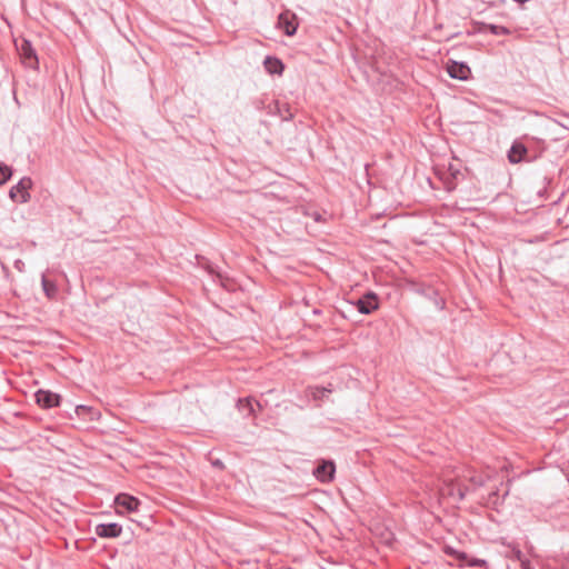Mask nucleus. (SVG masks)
Segmentation results:
<instances>
[{
	"label": "nucleus",
	"instance_id": "nucleus-21",
	"mask_svg": "<svg viewBox=\"0 0 569 569\" xmlns=\"http://www.w3.org/2000/svg\"><path fill=\"white\" fill-rule=\"evenodd\" d=\"M11 174V169L6 164L0 163V186L6 183L10 179Z\"/></svg>",
	"mask_w": 569,
	"mask_h": 569
},
{
	"label": "nucleus",
	"instance_id": "nucleus-23",
	"mask_svg": "<svg viewBox=\"0 0 569 569\" xmlns=\"http://www.w3.org/2000/svg\"><path fill=\"white\" fill-rule=\"evenodd\" d=\"M212 466L213 467H217L219 469H223L224 468V465L222 463V461H220L219 459L212 461Z\"/></svg>",
	"mask_w": 569,
	"mask_h": 569
},
{
	"label": "nucleus",
	"instance_id": "nucleus-19",
	"mask_svg": "<svg viewBox=\"0 0 569 569\" xmlns=\"http://www.w3.org/2000/svg\"><path fill=\"white\" fill-rule=\"evenodd\" d=\"M309 390H310V393H311V396L313 397L315 400H323L325 397L328 393L332 392L331 385H329V388H327V387H311Z\"/></svg>",
	"mask_w": 569,
	"mask_h": 569
},
{
	"label": "nucleus",
	"instance_id": "nucleus-5",
	"mask_svg": "<svg viewBox=\"0 0 569 569\" xmlns=\"http://www.w3.org/2000/svg\"><path fill=\"white\" fill-rule=\"evenodd\" d=\"M378 299L376 293L368 292L362 298L358 299L356 307L362 315H370L372 311L378 309Z\"/></svg>",
	"mask_w": 569,
	"mask_h": 569
},
{
	"label": "nucleus",
	"instance_id": "nucleus-13",
	"mask_svg": "<svg viewBox=\"0 0 569 569\" xmlns=\"http://www.w3.org/2000/svg\"><path fill=\"white\" fill-rule=\"evenodd\" d=\"M263 63L266 70L271 74H281L283 72L284 66L278 58L267 57Z\"/></svg>",
	"mask_w": 569,
	"mask_h": 569
},
{
	"label": "nucleus",
	"instance_id": "nucleus-12",
	"mask_svg": "<svg viewBox=\"0 0 569 569\" xmlns=\"http://www.w3.org/2000/svg\"><path fill=\"white\" fill-rule=\"evenodd\" d=\"M238 409L246 416H254L256 409H261L260 403L253 398H244L238 400Z\"/></svg>",
	"mask_w": 569,
	"mask_h": 569
},
{
	"label": "nucleus",
	"instance_id": "nucleus-2",
	"mask_svg": "<svg viewBox=\"0 0 569 569\" xmlns=\"http://www.w3.org/2000/svg\"><path fill=\"white\" fill-rule=\"evenodd\" d=\"M18 52L22 60V63L31 69H37L39 61L31 42L27 39H22L20 44H17Z\"/></svg>",
	"mask_w": 569,
	"mask_h": 569
},
{
	"label": "nucleus",
	"instance_id": "nucleus-9",
	"mask_svg": "<svg viewBox=\"0 0 569 569\" xmlns=\"http://www.w3.org/2000/svg\"><path fill=\"white\" fill-rule=\"evenodd\" d=\"M114 503L128 512H133L138 510L140 500L127 493H119L114 499Z\"/></svg>",
	"mask_w": 569,
	"mask_h": 569
},
{
	"label": "nucleus",
	"instance_id": "nucleus-20",
	"mask_svg": "<svg viewBox=\"0 0 569 569\" xmlns=\"http://www.w3.org/2000/svg\"><path fill=\"white\" fill-rule=\"evenodd\" d=\"M488 30L495 36H507L510 34V30L503 26L489 24Z\"/></svg>",
	"mask_w": 569,
	"mask_h": 569
},
{
	"label": "nucleus",
	"instance_id": "nucleus-6",
	"mask_svg": "<svg viewBox=\"0 0 569 569\" xmlns=\"http://www.w3.org/2000/svg\"><path fill=\"white\" fill-rule=\"evenodd\" d=\"M94 531L100 538H117L122 533V527L116 522L100 523Z\"/></svg>",
	"mask_w": 569,
	"mask_h": 569
},
{
	"label": "nucleus",
	"instance_id": "nucleus-18",
	"mask_svg": "<svg viewBox=\"0 0 569 569\" xmlns=\"http://www.w3.org/2000/svg\"><path fill=\"white\" fill-rule=\"evenodd\" d=\"M462 478L468 480V482L473 488L482 487L486 483L487 479H488V477H485L482 475H478V473H475V472H471V471H468V475H463Z\"/></svg>",
	"mask_w": 569,
	"mask_h": 569
},
{
	"label": "nucleus",
	"instance_id": "nucleus-10",
	"mask_svg": "<svg viewBox=\"0 0 569 569\" xmlns=\"http://www.w3.org/2000/svg\"><path fill=\"white\" fill-rule=\"evenodd\" d=\"M446 487L447 493L449 496L457 497L458 500H463L467 492L469 491V487L457 479H450L446 481Z\"/></svg>",
	"mask_w": 569,
	"mask_h": 569
},
{
	"label": "nucleus",
	"instance_id": "nucleus-3",
	"mask_svg": "<svg viewBox=\"0 0 569 569\" xmlns=\"http://www.w3.org/2000/svg\"><path fill=\"white\" fill-rule=\"evenodd\" d=\"M36 402L43 409H51L60 406L61 397L50 390H38L34 393Z\"/></svg>",
	"mask_w": 569,
	"mask_h": 569
},
{
	"label": "nucleus",
	"instance_id": "nucleus-15",
	"mask_svg": "<svg viewBox=\"0 0 569 569\" xmlns=\"http://www.w3.org/2000/svg\"><path fill=\"white\" fill-rule=\"evenodd\" d=\"M41 286L47 298L54 299L58 293V287L54 281L47 278L46 274L41 277Z\"/></svg>",
	"mask_w": 569,
	"mask_h": 569
},
{
	"label": "nucleus",
	"instance_id": "nucleus-4",
	"mask_svg": "<svg viewBox=\"0 0 569 569\" xmlns=\"http://www.w3.org/2000/svg\"><path fill=\"white\" fill-rule=\"evenodd\" d=\"M278 26L287 36H293L298 27L296 14L290 11L280 13L278 18Z\"/></svg>",
	"mask_w": 569,
	"mask_h": 569
},
{
	"label": "nucleus",
	"instance_id": "nucleus-22",
	"mask_svg": "<svg viewBox=\"0 0 569 569\" xmlns=\"http://www.w3.org/2000/svg\"><path fill=\"white\" fill-rule=\"evenodd\" d=\"M498 499H499L498 490H495V491L489 493L488 502H490L492 505H496Z\"/></svg>",
	"mask_w": 569,
	"mask_h": 569
},
{
	"label": "nucleus",
	"instance_id": "nucleus-7",
	"mask_svg": "<svg viewBox=\"0 0 569 569\" xmlns=\"http://www.w3.org/2000/svg\"><path fill=\"white\" fill-rule=\"evenodd\" d=\"M336 467L332 461H322L317 466L313 471V475L321 482H329L333 479Z\"/></svg>",
	"mask_w": 569,
	"mask_h": 569
},
{
	"label": "nucleus",
	"instance_id": "nucleus-8",
	"mask_svg": "<svg viewBox=\"0 0 569 569\" xmlns=\"http://www.w3.org/2000/svg\"><path fill=\"white\" fill-rule=\"evenodd\" d=\"M448 74L458 80H467L470 76V68L463 62L451 61L447 66Z\"/></svg>",
	"mask_w": 569,
	"mask_h": 569
},
{
	"label": "nucleus",
	"instance_id": "nucleus-14",
	"mask_svg": "<svg viewBox=\"0 0 569 569\" xmlns=\"http://www.w3.org/2000/svg\"><path fill=\"white\" fill-rule=\"evenodd\" d=\"M448 171V174H446V177H443L442 179L446 190L452 191L456 188V180L458 179L459 176H461V172L458 169H453L452 166L449 167Z\"/></svg>",
	"mask_w": 569,
	"mask_h": 569
},
{
	"label": "nucleus",
	"instance_id": "nucleus-16",
	"mask_svg": "<svg viewBox=\"0 0 569 569\" xmlns=\"http://www.w3.org/2000/svg\"><path fill=\"white\" fill-rule=\"evenodd\" d=\"M274 112L283 120L289 121L293 118L290 106L287 102L274 101Z\"/></svg>",
	"mask_w": 569,
	"mask_h": 569
},
{
	"label": "nucleus",
	"instance_id": "nucleus-11",
	"mask_svg": "<svg viewBox=\"0 0 569 569\" xmlns=\"http://www.w3.org/2000/svg\"><path fill=\"white\" fill-rule=\"evenodd\" d=\"M528 153V149L521 142L515 141L508 151V160L511 163L521 162Z\"/></svg>",
	"mask_w": 569,
	"mask_h": 569
},
{
	"label": "nucleus",
	"instance_id": "nucleus-17",
	"mask_svg": "<svg viewBox=\"0 0 569 569\" xmlns=\"http://www.w3.org/2000/svg\"><path fill=\"white\" fill-rule=\"evenodd\" d=\"M455 556L458 560L460 561H466L467 566L468 567H479V568H485L487 567V561L483 560V559H477V558H472V559H468V556L467 553L465 552H458L456 551L455 552Z\"/></svg>",
	"mask_w": 569,
	"mask_h": 569
},
{
	"label": "nucleus",
	"instance_id": "nucleus-1",
	"mask_svg": "<svg viewBox=\"0 0 569 569\" xmlns=\"http://www.w3.org/2000/svg\"><path fill=\"white\" fill-rule=\"evenodd\" d=\"M32 180L29 177H23L20 179V181L14 184L10 191L9 196L10 198L19 203H26L30 200V193L29 190L32 188Z\"/></svg>",
	"mask_w": 569,
	"mask_h": 569
}]
</instances>
